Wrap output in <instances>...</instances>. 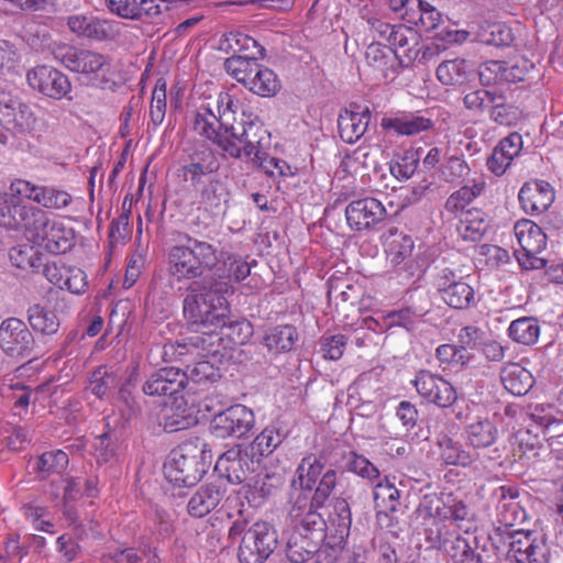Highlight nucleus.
<instances>
[{"label": "nucleus", "instance_id": "obj_27", "mask_svg": "<svg viewBox=\"0 0 563 563\" xmlns=\"http://www.w3.org/2000/svg\"><path fill=\"white\" fill-rule=\"evenodd\" d=\"M69 30L79 37L103 41L111 36V25L95 15L73 14L67 18Z\"/></svg>", "mask_w": 563, "mask_h": 563}, {"label": "nucleus", "instance_id": "obj_18", "mask_svg": "<svg viewBox=\"0 0 563 563\" xmlns=\"http://www.w3.org/2000/svg\"><path fill=\"white\" fill-rule=\"evenodd\" d=\"M255 462L240 446L225 451L216 463V471L231 484H242L254 472Z\"/></svg>", "mask_w": 563, "mask_h": 563}, {"label": "nucleus", "instance_id": "obj_51", "mask_svg": "<svg viewBox=\"0 0 563 563\" xmlns=\"http://www.w3.org/2000/svg\"><path fill=\"white\" fill-rule=\"evenodd\" d=\"M437 78L446 86L462 84L467 78V63L463 58L442 62L437 68Z\"/></svg>", "mask_w": 563, "mask_h": 563}, {"label": "nucleus", "instance_id": "obj_14", "mask_svg": "<svg viewBox=\"0 0 563 563\" xmlns=\"http://www.w3.org/2000/svg\"><path fill=\"white\" fill-rule=\"evenodd\" d=\"M43 210L24 205L20 199L8 198L2 200L0 207V227L12 231H23L26 240L33 228L42 217Z\"/></svg>", "mask_w": 563, "mask_h": 563}, {"label": "nucleus", "instance_id": "obj_42", "mask_svg": "<svg viewBox=\"0 0 563 563\" xmlns=\"http://www.w3.org/2000/svg\"><path fill=\"white\" fill-rule=\"evenodd\" d=\"M507 333L512 341L519 344L533 345L539 339L540 325L537 319L522 317L511 321Z\"/></svg>", "mask_w": 563, "mask_h": 563}, {"label": "nucleus", "instance_id": "obj_19", "mask_svg": "<svg viewBox=\"0 0 563 563\" xmlns=\"http://www.w3.org/2000/svg\"><path fill=\"white\" fill-rule=\"evenodd\" d=\"M187 384V372L177 367H164L148 377L143 385V391L148 396H170L175 398L185 389Z\"/></svg>", "mask_w": 563, "mask_h": 563}, {"label": "nucleus", "instance_id": "obj_6", "mask_svg": "<svg viewBox=\"0 0 563 563\" xmlns=\"http://www.w3.org/2000/svg\"><path fill=\"white\" fill-rule=\"evenodd\" d=\"M196 451L192 445L185 444L170 452L164 464L167 481L176 486H194L201 479L206 473V464Z\"/></svg>", "mask_w": 563, "mask_h": 563}, {"label": "nucleus", "instance_id": "obj_55", "mask_svg": "<svg viewBox=\"0 0 563 563\" xmlns=\"http://www.w3.org/2000/svg\"><path fill=\"white\" fill-rule=\"evenodd\" d=\"M435 355L443 368H461L471 361V354L454 344H441Z\"/></svg>", "mask_w": 563, "mask_h": 563}, {"label": "nucleus", "instance_id": "obj_29", "mask_svg": "<svg viewBox=\"0 0 563 563\" xmlns=\"http://www.w3.org/2000/svg\"><path fill=\"white\" fill-rule=\"evenodd\" d=\"M489 221L486 213L477 208H471L460 214L456 224L457 235L468 242H478L488 230Z\"/></svg>", "mask_w": 563, "mask_h": 563}, {"label": "nucleus", "instance_id": "obj_63", "mask_svg": "<svg viewBox=\"0 0 563 563\" xmlns=\"http://www.w3.org/2000/svg\"><path fill=\"white\" fill-rule=\"evenodd\" d=\"M479 81L484 86L504 84V62L487 60L479 65Z\"/></svg>", "mask_w": 563, "mask_h": 563}, {"label": "nucleus", "instance_id": "obj_41", "mask_svg": "<svg viewBox=\"0 0 563 563\" xmlns=\"http://www.w3.org/2000/svg\"><path fill=\"white\" fill-rule=\"evenodd\" d=\"M400 492L395 485L388 479L377 483L374 489V501L377 508L378 516L393 514L398 510L400 505Z\"/></svg>", "mask_w": 563, "mask_h": 563}, {"label": "nucleus", "instance_id": "obj_20", "mask_svg": "<svg viewBox=\"0 0 563 563\" xmlns=\"http://www.w3.org/2000/svg\"><path fill=\"white\" fill-rule=\"evenodd\" d=\"M518 198L526 213L540 214L553 203L554 190L548 181L534 179L523 184Z\"/></svg>", "mask_w": 563, "mask_h": 563}, {"label": "nucleus", "instance_id": "obj_58", "mask_svg": "<svg viewBox=\"0 0 563 563\" xmlns=\"http://www.w3.org/2000/svg\"><path fill=\"white\" fill-rule=\"evenodd\" d=\"M375 161L372 157L369 147L360 146L352 153L346 154L342 159V167L350 174H357L365 169H368Z\"/></svg>", "mask_w": 563, "mask_h": 563}, {"label": "nucleus", "instance_id": "obj_11", "mask_svg": "<svg viewBox=\"0 0 563 563\" xmlns=\"http://www.w3.org/2000/svg\"><path fill=\"white\" fill-rule=\"evenodd\" d=\"M434 285L443 301L452 308L464 309L475 303V291L452 268H443L435 277Z\"/></svg>", "mask_w": 563, "mask_h": 563}, {"label": "nucleus", "instance_id": "obj_7", "mask_svg": "<svg viewBox=\"0 0 563 563\" xmlns=\"http://www.w3.org/2000/svg\"><path fill=\"white\" fill-rule=\"evenodd\" d=\"M514 233L519 244L515 250L517 261L525 269H539L545 266L540 256L547 245V236L533 221L521 219L515 223Z\"/></svg>", "mask_w": 563, "mask_h": 563}, {"label": "nucleus", "instance_id": "obj_9", "mask_svg": "<svg viewBox=\"0 0 563 563\" xmlns=\"http://www.w3.org/2000/svg\"><path fill=\"white\" fill-rule=\"evenodd\" d=\"M54 56L69 70L95 78L104 77L111 69L110 56L91 49L63 46Z\"/></svg>", "mask_w": 563, "mask_h": 563}, {"label": "nucleus", "instance_id": "obj_26", "mask_svg": "<svg viewBox=\"0 0 563 563\" xmlns=\"http://www.w3.org/2000/svg\"><path fill=\"white\" fill-rule=\"evenodd\" d=\"M352 523L351 510L349 504L344 499L336 500L333 506V514L330 515L327 532H329V541L327 544L332 552L335 548H342L350 534Z\"/></svg>", "mask_w": 563, "mask_h": 563}, {"label": "nucleus", "instance_id": "obj_37", "mask_svg": "<svg viewBox=\"0 0 563 563\" xmlns=\"http://www.w3.org/2000/svg\"><path fill=\"white\" fill-rule=\"evenodd\" d=\"M475 40L485 45L508 46L514 41L511 29L503 22H484L475 33Z\"/></svg>", "mask_w": 563, "mask_h": 563}, {"label": "nucleus", "instance_id": "obj_5", "mask_svg": "<svg viewBox=\"0 0 563 563\" xmlns=\"http://www.w3.org/2000/svg\"><path fill=\"white\" fill-rule=\"evenodd\" d=\"M229 139L223 140L224 152L231 157L252 155L262 159L265 154V146L268 143L269 134L258 120H242L232 123V131H229Z\"/></svg>", "mask_w": 563, "mask_h": 563}, {"label": "nucleus", "instance_id": "obj_64", "mask_svg": "<svg viewBox=\"0 0 563 563\" xmlns=\"http://www.w3.org/2000/svg\"><path fill=\"white\" fill-rule=\"evenodd\" d=\"M510 541H509V556L514 558L516 562H519V559L525 555L536 539L531 538L530 532H525L523 530H515L509 534Z\"/></svg>", "mask_w": 563, "mask_h": 563}, {"label": "nucleus", "instance_id": "obj_10", "mask_svg": "<svg viewBox=\"0 0 563 563\" xmlns=\"http://www.w3.org/2000/svg\"><path fill=\"white\" fill-rule=\"evenodd\" d=\"M74 238L75 233L71 228H67L60 221L51 219L43 211L27 241L37 246H43L49 253L59 254L71 249Z\"/></svg>", "mask_w": 563, "mask_h": 563}, {"label": "nucleus", "instance_id": "obj_8", "mask_svg": "<svg viewBox=\"0 0 563 563\" xmlns=\"http://www.w3.org/2000/svg\"><path fill=\"white\" fill-rule=\"evenodd\" d=\"M36 347L34 334L22 319L10 317L0 323V349L5 355L19 361L35 358Z\"/></svg>", "mask_w": 563, "mask_h": 563}, {"label": "nucleus", "instance_id": "obj_60", "mask_svg": "<svg viewBox=\"0 0 563 563\" xmlns=\"http://www.w3.org/2000/svg\"><path fill=\"white\" fill-rule=\"evenodd\" d=\"M27 554V547L20 544L18 534H8L0 542V562L16 563Z\"/></svg>", "mask_w": 563, "mask_h": 563}, {"label": "nucleus", "instance_id": "obj_54", "mask_svg": "<svg viewBox=\"0 0 563 563\" xmlns=\"http://www.w3.org/2000/svg\"><path fill=\"white\" fill-rule=\"evenodd\" d=\"M282 484L280 477L271 475L268 473L257 474L250 478V482L242 489L245 490V497L250 498L249 495L255 500L256 496L265 498L271 496L273 492Z\"/></svg>", "mask_w": 563, "mask_h": 563}, {"label": "nucleus", "instance_id": "obj_35", "mask_svg": "<svg viewBox=\"0 0 563 563\" xmlns=\"http://www.w3.org/2000/svg\"><path fill=\"white\" fill-rule=\"evenodd\" d=\"M498 429L489 419H479L466 426L464 439L474 449L493 445L497 439Z\"/></svg>", "mask_w": 563, "mask_h": 563}, {"label": "nucleus", "instance_id": "obj_24", "mask_svg": "<svg viewBox=\"0 0 563 563\" xmlns=\"http://www.w3.org/2000/svg\"><path fill=\"white\" fill-rule=\"evenodd\" d=\"M522 144V136L517 132L504 137L487 159L488 169L497 176L505 174L514 158L520 154Z\"/></svg>", "mask_w": 563, "mask_h": 563}, {"label": "nucleus", "instance_id": "obj_28", "mask_svg": "<svg viewBox=\"0 0 563 563\" xmlns=\"http://www.w3.org/2000/svg\"><path fill=\"white\" fill-rule=\"evenodd\" d=\"M225 489L222 485L210 483L202 485L190 497L187 509L188 514L196 518H202L211 512L223 499Z\"/></svg>", "mask_w": 563, "mask_h": 563}, {"label": "nucleus", "instance_id": "obj_38", "mask_svg": "<svg viewBox=\"0 0 563 563\" xmlns=\"http://www.w3.org/2000/svg\"><path fill=\"white\" fill-rule=\"evenodd\" d=\"M324 470L322 457L309 454L301 459L296 468L297 481L302 490L311 492Z\"/></svg>", "mask_w": 563, "mask_h": 563}, {"label": "nucleus", "instance_id": "obj_25", "mask_svg": "<svg viewBox=\"0 0 563 563\" xmlns=\"http://www.w3.org/2000/svg\"><path fill=\"white\" fill-rule=\"evenodd\" d=\"M380 125L384 130L398 135L412 136L431 130L434 122L430 117L419 112H405L394 118H383Z\"/></svg>", "mask_w": 563, "mask_h": 563}, {"label": "nucleus", "instance_id": "obj_4", "mask_svg": "<svg viewBox=\"0 0 563 563\" xmlns=\"http://www.w3.org/2000/svg\"><path fill=\"white\" fill-rule=\"evenodd\" d=\"M241 110L240 100L230 92L218 93L213 104L201 107L195 114L192 128L196 133L206 140L212 141L224 152L223 140L229 139L232 123Z\"/></svg>", "mask_w": 563, "mask_h": 563}, {"label": "nucleus", "instance_id": "obj_2", "mask_svg": "<svg viewBox=\"0 0 563 563\" xmlns=\"http://www.w3.org/2000/svg\"><path fill=\"white\" fill-rule=\"evenodd\" d=\"M228 517L236 518L229 529V538H241L239 545L240 563H264L276 550L278 534L273 525L258 520L250 525L252 511L245 506L239 494L230 495L225 500Z\"/></svg>", "mask_w": 563, "mask_h": 563}, {"label": "nucleus", "instance_id": "obj_61", "mask_svg": "<svg viewBox=\"0 0 563 563\" xmlns=\"http://www.w3.org/2000/svg\"><path fill=\"white\" fill-rule=\"evenodd\" d=\"M336 481L338 473L335 470L329 468L322 473V476L320 477L312 496V504H316L317 508L321 507L330 497L336 485Z\"/></svg>", "mask_w": 563, "mask_h": 563}, {"label": "nucleus", "instance_id": "obj_15", "mask_svg": "<svg viewBox=\"0 0 563 563\" xmlns=\"http://www.w3.org/2000/svg\"><path fill=\"white\" fill-rule=\"evenodd\" d=\"M0 124L7 130L26 132L34 128L31 107L9 90L0 89Z\"/></svg>", "mask_w": 563, "mask_h": 563}, {"label": "nucleus", "instance_id": "obj_47", "mask_svg": "<svg viewBox=\"0 0 563 563\" xmlns=\"http://www.w3.org/2000/svg\"><path fill=\"white\" fill-rule=\"evenodd\" d=\"M219 49L232 55L263 52V47L253 37L239 32L224 34L220 40Z\"/></svg>", "mask_w": 563, "mask_h": 563}, {"label": "nucleus", "instance_id": "obj_40", "mask_svg": "<svg viewBox=\"0 0 563 563\" xmlns=\"http://www.w3.org/2000/svg\"><path fill=\"white\" fill-rule=\"evenodd\" d=\"M299 525L295 531L321 544L324 540L329 541L327 532V522L323 517L314 509L307 510L300 518Z\"/></svg>", "mask_w": 563, "mask_h": 563}, {"label": "nucleus", "instance_id": "obj_50", "mask_svg": "<svg viewBox=\"0 0 563 563\" xmlns=\"http://www.w3.org/2000/svg\"><path fill=\"white\" fill-rule=\"evenodd\" d=\"M195 195L206 209H219L228 199L227 188L216 176L195 191Z\"/></svg>", "mask_w": 563, "mask_h": 563}, {"label": "nucleus", "instance_id": "obj_44", "mask_svg": "<svg viewBox=\"0 0 563 563\" xmlns=\"http://www.w3.org/2000/svg\"><path fill=\"white\" fill-rule=\"evenodd\" d=\"M247 80L245 87L262 97L274 96L279 88L275 73L261 64Z\"/></svg>", "mask_w": 563, "mask_h": 563}, {"label": "nucleus", "instance_id": "obj_49", "mask_svg": "<svg viewBox=\"0 0 563 563\" xmlns=\"http://www.w3.org/2000/svg\"><path fill=\"white\" fill-rule=\"evenodd\" d=\"M68 463V455L63 450H52L37 457L35 471L41 478H46L52 474L63 473Z\"/></svg>", "mask_w": 563, "mask_h": 563}, {"label": "nucleus", "instance_id": "obj_48", "mask_svg": "<svg viewBox=\"0 0 563 563\" xmlns=\"http://www.w3.org/2000/svg\"><path fill=\"white\" fill-rule=\"evenodd\" d=\"M420 157L416 150H404L394 154L389 162V170L398 180L409 179L417 170Z\"/></svg>", "mask_w": 563, "mask_h": 563}, {"label": "nucleus", "instance_id": "obj_22", "mask_svg": "<svg viewBox=\"0 0 563 563\" xmlns=\"http://www.w3.org/2000/svg\"><path fill=\"white\" fill-rule=\"evenodd\" d=\"M372 113L367 107L344 109L338 118V130L341 140L345 143L357 142L367 131Z\"/></svg>", "mask_w": 563, "mask_h": 563}, {"label": "nucleus", "instance_id": "obj_43", "mask_svg": "<svg viewBox=\"0 0 563 563\" xmlns=\"http://www.w3.org/2000/svg\"><path fill=\"white\" fill-rule=\"evenodd\" d=\"M485 188V183L473 181L471 185H464L459 190L449 196L444 203L446 212L455 214L462 213L476 197H478Z\"/></svg>", "mask_w": 563, "mask_h": 563}, {"label": "nucleus", "instance_id": "obj_3", "mask_svg": "<svg viewBox=\"0 0 563 563\" xmlns=\"http://www.w3.org/2000/svg\"><path fill=\"white\" fill-rule=\"evenodd\" d=\"M187 245H174L168 252L169 274L177 280L200 278L213 274L222 264L218 249L202 240L184 234Z\"/></svg>", "mask_w": 563, "mask_h": 563}, {"label": "nucleus", "instance_id": "obj_32", "mask_svg": "<svg viewBox=\"0 0 563 563\" xmlns=\"http://www.w3.org/2000/svg\"><path fill=\"white\" fill-rule=\"evenodd\" d=\"M500 499L497 505L498 521L505 527H514L526 520V511L517 500V494L510 488L501 486L499 488Z\"/></svg>", "mask_w": 563, "mask_h": 563}, {"label": "nucleus", "instance_id": "obj_33", "mask_svg": "<svg viewBox=\"0 0 563 563\" xmlns=\"http://www.w3.org/2000/svg\"><path fill=\"white\" fill-rule=\"evenodd\" d=\"M26 319L31 329L43 336H52L58 332L60 322L56 313L40 303L31 305L26 310Z\"/></svg>", "mask_w": 563, "mask_h": 563}, {"label": "nucleus", "instance_id": "obj_36", "mask_svg": "<svg viewBox=\"0 0 563 563\" xmlns=\"http://www.w3.org/2000/svg\"><path fill=\"white\" fill-rule=\"evenodd\" d=\"M9 258L11 263L24 271L40 273L43 266V254L36 244H19L10 249Z\"/></svg>", "mask_w": 563, "mask_h": 563}, {"label": "nucleus", "instance_id": "obj_23", "mask_svg": "<svg viewBox=\"0 0 563 563\" xmlns=\"http://www.w3.org/2000/svg\"><path fill=\"white\" fill-rule=\"evenodd\" d=\"M389 51L400 63H411L420 53V35L416 30L404 24H396L387 42Z\"/></svg>", "mask_w": 563, "mask_h": 563}, {"label": "nucleus", "instance_id": "obj_45", "mask_svg": "<svg viewBox=\"0 0 563 563\" xmlns=\"http://www.w3.org/2000/svg\"><path fill=\"white\" fill-rule=\"evenodd\" d=\"M297 340V330L289 324L274 327L263 338L265 346L275 352L290 351Z\"/></svg>", "mask_w": 563, "mask_h": 563}, {"label": "nucleus", "instance_id": "obj_31", "mask_svg": "<svg viewBox=\"0 0 563 563\" xmlns=\"http://www.w3.org/2000/svg\"><path fill=\"white\" fill-rule=\"evenodd\" d=\"M504 387L515 396L526 395L533 385L532 374L518 363L506 364L500 372Z\"/></svg>", "mask_w": 563, "mask_h": 563}, {"label": "nucleus", "instance_id": "obj_12", "mask_svg": "<svg viewBox=\"0 0 563 563\" xmlns=\"http://www.w3.org/2000/svg\"><path fill=\"white\" fill-rule=\"evenodd\" d=\"M255 418L251 409L234 405L217 413L211 421V431L217 438H242L254 427Z\"/></svg>", "mask_w": 563, "mask_h": 563}, {"label": "nucleus", "instance_id": "obj_59", "mask_svg": "<svg viewBox=\"0 0 563 563\" xmlns=\"http://www.w3.org/2000/svg\"><path fill=\"white\" fill-rule=\"evenodd\" d=\"M166 82L158 80L152 93L150 119L154 128L161 125L166 113Z\"/></svg>", "mask_w": 563, "mask_h": 563}, {"label": "nucleus", "instance_id": "obj_30", "mask_svg": "<svg viewBox=\"0 0 563 563\" xmlns=\"http://www.w3.org/2000/svg\"><path fill=\"white\" fill-rule=\"evenodd\" d=\"M163 427L166 432H176L190 428L197 422L192 410L187 407L183 397H175L163 413Z\"/></svg>", "mask_w": 563, "mask_h": 563}, {"label": "nucleus", "instance_id": "obj_57", "mask_svg": "<svg viewBox=\"0 0 563 563\" xmlns=\"http://www.w3.org/2000/svg\"><path fill=\"white\" fill-rule=\"evenodd\" d=\"M439 445L441 459L446 464L466 466L473 461V456L450 438L442 439Z\"/></svg>", "mask_w": 563, "mask_h": 563}, {"label": "nucleus", "instance_id": "obj_13", "mask_svg": "<svg viewBox=\"0 0 563 563\" xmlns=\"http://www.w3.org/2000/svg\"><path fill=\"white\" fill-rule=\"evenodd\" d=\"M412 384L421 398L440 408H449L457 399L454 386L430 371L418 372Z\"/></svg>", "mask_w": 563, "mask_h": 563}, {"label": "nucleus", "instance_id": "obj_16", "mask_svg": "<svg viewBox=\"0 0 563 563\" xmlns=\"http://www.w3.org/2000/svg\"><path fill=\"white\" fill-rule=\"evenodd\" d=\"M386 217L383 203L372 197L353 200L345 208L347 225L354 231L372 230Z\"/></svg>", "mask_w": 563, "mask_h": 563}, {"label": "nucleus", "instance_id": "obj_53", "mask_svg": "<svg viewBox=\"0 0 563 563\" xmlns=\"http://www.w3.org/2000/svg\"><path fill=\"white\" fill-rule=\"evenodd\" d=\"M489 118L497 124L511 125L518 120L519 112L515 106L506 101L504 95L495 93L490 99Z\"/></svg>", "mask_w": 563, "mask_h": 563}, {"label": "nucleus", "instance_id": "obj_39", "mask_svg": "<svg viewBox=\"0 0 563 563\" xmlns=\"http://www.w3.org/2000/svg\"><path fill=\"white\" fill-rule=\"evenodd\" d=\"M257 55L260 53H246L243 55H231L224 62L227 73L244 86L257 69Z\"/></svg>", "mask_w": 563, "mask_h": 563}, {"label": "nucleus", "instance_id": "obj_21", "mask_svg": "<svg viewBox=\"0 0 563 563\" xmlns=\"http://www.w3.org/2000/svg\"><path fill=\"white\" fill-rule=\"evenodd\" d=\"M319 545L320 544L316 541H312L294 530L287 542V559L291 563H303L308 561L313 553H316L317 563H334L336 556L331 553L332 551L329 545L325 544L321 549H319Z\"/></svg>", "mask_w": 563, "mask_h": 563}, {"label": "nucleus", "instance_id": "obj_52", "mask_svg": "<svg viewBox=\"0 0 563 563\" xmlns=\"http://www.w3.org/2000/svg\"><path fill=\"white\" fill-rule=\"evenodd\" d=\"M33 201L46 209H64L73 202V197L65 190L55 187L40 186Z\"/></svg>", "mask_w": 563, "mask_h": 563}, {"label": "nucleus", "instance_id": "obj_46", "mask_svg": "<svg viewBox=\"0 0 563 563\" xmlns=\"http://www.w3.org/2000/svg\"><path fill=\"white\" fill-rule=\"evenodd\" d=\"M218 165L213 159L190 162L183 166V177L188 181L194 191H197L203 184L214 177Z\"/></svg>", "mask_w": 563, "mask_h": 563}, {"label": "nucleus", "instance_id": "obj_56", "mask_svg": "<svg viewBox=\"0 0 563 563\" xmlns=\"http://www.w3.org/2000/svg\"><path fill=\"white\" fill-rule=\"evenodd\" d=\"M284 438L276 427L268 426L256 435L252 450L261 456L271 455L283 442Z\"/></svg>", "mask_w": 563, "mask_h": 563}, {"label": "nucleus", "instance_id": "obj_1", "mask_svg": "<svg viewBox=\"0 0 563 563\" xmlns=\"http://www.w3.org/2000/svg\"><path fill=\"white\" fill-rule=\"evenodd\" d=\"M250 273L249 263L241 256L229 254L223 257L221 266L192 288V294L184 300L186 319L201 333L188 338L184 343L165 344L164 355L172 352L180 357L191 350L216 353L214 346L221 341L218 331L228 324L230 308L227 296L234 291L232 282H241Z\"/></svg>", "mask_w": 563, "mask_h": 563}, {"label": "nucleus", "instance_id": "obj_62", "mask_svg": "<svg viewBox=\"0 0 563 563\" xmlns=\"http://www.w3.org/2000/svg\"><path fill=\"white\" fill-rule=\"evenodd\" d=\"M533 64L527 58L504 62V81L515 84L525 80Z\"/></svg>", "mask_w": 563, "mask_h": 563}, {"label": "nucleus", "instance_id": "obj_17", "mask_svg": "<svg viewBox=\"0 0 563 563\" xmlns=\"http://www.w3.org/2000/svg\"><path fill=\"white\" fill-rule=\"evenodd\" d=\"M26 80L31 88L53 99H62L71 89L68 77L47 65H38L30 69Z\"/></svg>", "mask_w": 563, "mask_h": 563}, {"label": "nucleus", "instance_id": "obj_34", "mask_svg": "<svg viewBox=\"0 0 563 563\" xmlns=\"http://www.w3.org/2000/svg\"><path fill=\"white\" fill-rule=\"evenodd\" d=\"M412 4L413 7L405 13L408 23L420 26L426 32L439 26L442 14L434 5L424 0H412Z\"/></svg>", "mask_w": 563, "mask_h": 563}]
</instances>
